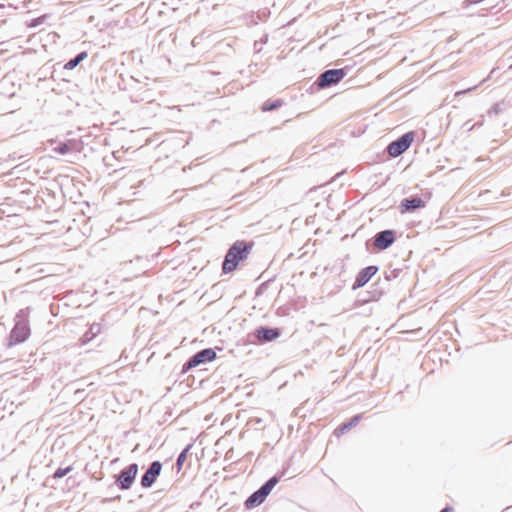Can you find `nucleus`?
Instances as JSON below:
<instances>
[{
  "mask_svg": "<svg viewBox=\"0 0 512 512\" xmlns=\"http://www.w3.org/2000/svg\"><path fill=\"white\" fill-rule=\"evenodd\" d=\"M253 247L254 243L252 241L238 240L234 242L225 255L222 264L223 273L228 274L236 270L239 263L248 258Z\"/></svg>",
  "mask_w": 512,
  "mask_h": 512,
  "instance_id": "f257e3e1",
  "label": "nucleus"
},
{
  "mask_svg": "<svg viewBox=\"0 0 512 512\" xmlns=\"http://www.w3.org/2000/svg\"><path fill=\"white\" fill-rule=\"evenodd\" d=\"M30 333L28 321L23 320L16 322L9 335L8 347L25 342L30 337Z\"/></svg>",
  "mask_w": 512,
  "mask_h": 512,
  "instance_id": "f03ea898",
  "label": "nucleus"
},
{
  "mask_svg": "<svg viewBox=\"0 0 512 512\" xmlns=\"http://www.w3.org/2000/svg\"><path fill=\"white\" fill-rule=\"evenodd\" d=\"M415 138V133L410 131L404 135H402L398 140L393 141L388 145L387 151L390 156L398 157L402 153H404L413 143Z\"/></svg>",
  "mask_w": 512,
  "mask_h": 512,
  "instance_id": "7ed1b4c3",
  "label": "nucleus"
},
{
  "mask_svg": "<svg viewBox=\"0 0 512 512\" xmlns=\"http://www.w3.org/2000/svg\"><path fill=\"white\" fill-rule=\"evenodd\" d=\"M216 358V352L211 349H203L196 353L187 363L183 366V372H187L188 370L206 362H211Z\"/></svg>",
  "mask_w": 512,
  "mask_h": 512,
  "instance_id": "20e7f679",
  "label": "nucleus"
},
{
  "mask_svg": "<svg viewBox=\"0 0 512 512\" xmlns=\"http://www.w3.org/2000/svg\"><path fill=\"white\" fill-rule=\"evenodd\" d=\"M138 473V465L137 464H131L127 468L121 471V474L119 475L117 479V484L120 489L122 490H128L131 485L133 484L136 476Z\"/></svg>",
  "mask_w": 512,
  "mask_h": 512,
  "instance_id": "39448f33",
  "label": "nucleus"
},
{
  "mask_svg": "<svg viewBox=\"0 0 512 512\" xmlns=\"http://www.w3.org/2000/svg\"><path fill=\"white\" fill-rule=\"evenodd\" d=\"M345 77L343 69H331L325 71L318 79V86L324 88L332 84H337Z\"/></svg>",
  "mask_w": 512,
  "mask_h": 512,
  "instance_id": "423d86ee",
  "label": "nucleus"
},
{
  "mask_svg": "<svg viewBox=\"0 0 512 512\" xmlns=\"http://www.w3.org/2000/svg\"><path fill=\"white\" fill-rule=\"evenodd\" d=\"M162 469V464L159 461H154L149 469L145 472L141 479V485L144 488H149L156 481L157 477L160 475Z\"/></svg>",
  "mask_w": 512,
  "mask_h": 512,
  "instance_id": "0eeeda50",
  "label": "nucleus"
},
{
  "mask_svg": "<svg viewBox=\"0 0 512 512\" xmlns=\"http://www.w3.org/2000/svg\"><path fill=\"white\" fill-rule=\"evenodd\" d=\"M395 241L394 232L385 230L378 233L374 239V246L379 250L387 249Z\"/></svg>",
  "mask_w": 512,
  "mask_h": 512,
  "instance_id": "6e6552de",
  "label": "nucleus"
},
{
  "mask_svg": "<svg viewBox=\"0 0 512 512\" xmlns=\"http://www.w3.org/2000/svg\"><path fill=\"white\" fill-rule=\"evenodd\" d=\"M426 202L420 197H414L411 199H403L400 203V212L402 214L412 212L416 209L424 208Z\"/></svg>",
  "mask_w": 512,
  "mask_h": 512,
  "instance_id": "1a4fd4ad",
  "label": "nucleus"
},
{
  "mask_svg": "<svg viewBox=\"0 0 512 512\" xmlns=\"http://www.w3.org/2000/svg\"><path fill=\"white\" fill-rule=\"evenodd\" d=\"M255 336L259 342H269L277 339L280 331L277 328L260 327L255 331Z\"/></svg>",
  "mask_w": 512,
  "mask_h": 512,
  "instance_id": "9d476101",
  "label": "nucleus"
},
{
  "mask_svg": "<svg viewBox=\"0 0 512 512\" xmlns=\"http://www.w3.org/2000/svg\"><path fill=\"white\" fill-rule=\"evenodd\" d=\"M377 272V267L368 266L362 269L357 275L354 288H359L364 286Z\"/></svg>",
  "mask_w": 512,
  "mask_h": 512,
  "instance_id": "9b49d317",
  "label": "nucleus"
},
{
  "mask_svg": "<svg viewBox=\"0 0 512 512\" xmlns=\"http://www.w3.org/2000/svg\"><path fill=\"white\" fill-rule=\"evenodd\" d=\"M264 500L265 497L257 490L246 500L245 504L247 508H253L256 505L261 504Z\"/></svg>",
  "mask_w": 512,
  "mask_h": 512,
  "instance_id": "f8f14e48",
  "label": "nucleus"
},
{
  "mask_svg": "<svg viewBox=\"0 0 512 512\" xmlns=\"http://www.w3.org/2000/svg\"><path fill=\"white\" fill-rule=\"evenodd\" d=\"M360 417L359 416H355L353 417L348 423H344L342 425H340L336 430H335V434L337 436H340L342 434H344L348 429L354 427L357 425L358 421H359Z\"/></svg>",
  "mask_w": 512,
  "mask_h": 512,
  "instance_id": "ddd939ff",
  "label": "nucleus"
},
{
  "mask_svg": "<svg viewBox=\"0 0 512 512\" xmlns=\"http://www.w3.org/2000/svg\"><path fill=\"white\" fill-rule=\"evenodd\" d=\"M75 150H78V148L76 147V144L73 141L62 143L54 149V151L58 154H66L68 152Z\"/></svg>",
  "mask_w": 512,
  "mask_h": 512,
  "instance_id": "4468645a",
  "label": "nucleus"
},
{
  "mask_svg": "<svg viewBox=\"0 0 512 512\" xmlns=\"http://www.w3.org/2000/svg\"><path fill=\"white\" fill-rule=\"evenodd\" d=\"M99 332V326L98 325H92L89 329V331L87 333H85L81 338H80V344L81 345H85L87 344L89 341H91L95 336L96 334Z\"/></svg>",
  "mask_w": 512,
  "mask_h": 512,
  "instance_id": "2eb2a0df",
  "label": "nucleus"
},
{
  "mask_svg": "<svg viewBox=\"0 0 512 512\" xmlns=\"http://www.w3.org/2000/svg\"><path fill=\"white\" fill-rule=\"evenodd\" d=\"M277 483L278 479L276 477H272L258 491L266 498Z\"/></svg>",
  "mask_w": 512,
  "mask_h": 512,
  "instance_id": "dca6fc26",
  "label": "nucleus"
},
{
  "mask_svg": "<svg viewBox=\"0 0 512 512\" xmlns=\"http://www.w3.org/2000/svg\"><path fill=\"white\" fill-rule=\"evenodd\" d=\"M277 483L278 479L276 477H272L258 491L266 498Z\"/></svg>",
  "mask_w": 512,
  "mask_h": 512,
  "instance_id": "f3484780",
  "label": "nucleus"
},
{
  "mask_svg": "<svg viewBox=\"0 0 512 512\" xmlns=\"http://www.w3.org/2000/svg\"><path fill=\"white\" fill-rule=\"evenodd\" d=\"M86 52H81L78 56H76L74 59L69 60L65 65L64 69L66 70H72L74 69L82 60L87 58Z\"/></svg>",
  "mask_w": 512,
  "mask_h": 512,
  "instance_id": "a211bd4d",
  "label": "nucleus"
},
{
  "mask_svg": "<svg viewBox=\"0 0 512 512\" xmlns=\"http://www.w3.org/2000/svg\"><path fill=\"white\" fill-rule=\"evenodd\" d=\"M281 105H282L281 100H275V101L268 100L263 104L262 110L263 111H271V110L279 108Z\"/></svg>",
  "mask_w": 512,
  "mask_h": 512,
  "instance_id": "6ab92c4d",
  "label": "nucleus"
},
{
  "mask_svg": "<svg viewBox=\"0 0 512 512\" xmlns=\"http://www.w3.org/2000/svg\"><path fill=\"white\" fill-rule=\"evenodd\" d=\"M191 446L188 445L181 453L180 455L178 456V459H177V468L178 470H181L184 462L186 461L187 459V455H188V452L190 450Z\"/></svg>",
  "mask_w": 512,
  "mask_h": 512,
  "instance_id": "aec40b11",
  "label": "nucleus"
},
{
  "mask_svg": "<svg viewBox=\"0 0 512 512\" xmlns=\"http://www.w3.org/2000/svg\"><path fill=\"white\" fill-rule=\"evenodd\" d=\"M72 470V467L69 466L67 468H58L54 474H53V478L55 479H59V478H62L64 477L65 475H67L70 471Z\"/></svg>",
  "mask_w": 512,
  "mask_h": 512,
  "instance_id": "412c9836",
  "label": "nucleus"
},
{
  "mask_svg": "<svg viewBox=\"0 0 512 512\" xmlns=\"http://www.w3.org/2000/svg\"><path fill=\"white\" fill-rule=\"evenodd\" d=\"M471 90H472V88H469V89H466V90H462V91H457V92L455 93V96H456V97H458V96H460V95H462V94H464V93H467V92H469V91H471Z\"/></svg>",
  "mask_w": 512,
  "mask_h": 512,
  "instance_id": "4be33fe9",
  "label": "nucleus"
},
{
  "mask_svg": "<svg viewBox=\"0 0 512 512\" xmlns=\"http://www.w3.org/2000/svg\"><path fill=\"white\" fill-rule=\"evenodd\" d=\"M441 512H453V509L450 507H446L443 510H441Z\"/></svg>",
  "mask_w": 512,
  "mask_h": 512,
  "instance_id": "5701e85b",
  "label": "nucleus"
}]
</instances>
